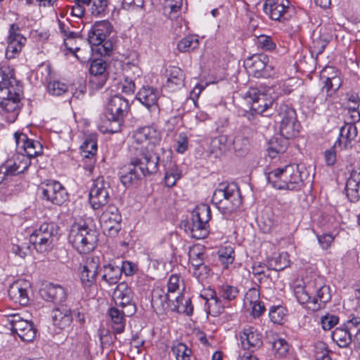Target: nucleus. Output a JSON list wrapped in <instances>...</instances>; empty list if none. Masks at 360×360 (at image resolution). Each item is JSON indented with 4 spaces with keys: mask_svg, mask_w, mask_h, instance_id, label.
<instances>
[{
    "mask_svg": "<svg viewBox=\"0 0 360 360\" xmlns=\"http://www.w3.org/2000/svg\"><path fill=\"white\" fill-rule=\"evenodd\" d=\"M211 218V210L207 205L202 204L193 211L191 235L195 239H203L209 233L207 223Z\"/></svg>",
    "mask_w": 360,
    "mask_h": 360,
    "instance_id": "6e6552de",
    "label": "nucleus"
},
{
    "mask_svg": "<svg viewBox=\"0 0 360 360\" xmlns=\"http://www.w3.org/2000/svg\"><path fill=\"white\" fill-rule=\"evenodd\" d=\"M31 285L25 279L14 281L8 290V294L11 300L20 305L25 306L29 303V291Z\"/></svg>",
    "mask_w": 360,
    "mask_h": 360,
    "instance_id": "aec40b11",
    "label": "nucleus"
},
{
    "mask_svg": "<svg viewBox=\"0 0 360 360\" xmlns=\"http://www.w3.org/2000/svg\"><path fill=\"white\" fill-rule=\"evenodd\" d=\"M97 232L85 224L75 223L68 235V241L80 254H87L94 250L97 242Z\"/></svg>",
    "mask_w": 360,
    "mask_h": 360,
    "instance_id": "39448f33",
    "label": "nucleus"
},
{
    "mask_svg": "<svg viewBox=\"0 0 360 360\" xmlns=\"http://www.w3.org/2000/svg\"><path fill=\"white\" fill-rule=\"evenodd\" d=\"M180 277L177 274H172L167 282V292L172 295H181L179 292Z\"/></svg>",
    "mask_w": 360,
    "mask_h": 360,
    "instance_id": "338daca9",
    "label": "nucleus"
},
{
    "mask_svg": "<svg viewBox=\"0 0 360 360\" xmlns=\"http://www.w3.org/2000/svg\"><path fill=\"white\" fill-rule=\"evenodd\" d=\"M58 227L53 223H43L30 236V242L39 252L51 250L58 239Z\"/></svg>",
    "mask_w": 360,
    "mask_h": 360,
    "instance_id": "0eeeda50",
    "label": "nucleus"
},
{
    "mask_svg": "<svg viewBox=\"0 0 360 360\" xmlns=\"http://www.w3.org/2000/svg\"><path fill=\"white\" fill-rule=\"evenodd\" d=\"M309 288H312V292H314L316 295L313 297L312 306H308V308L313 311H318L324 304L330 300V288L324 283L323 279L321 277L309 282Z\"/></svg>",
    "mask_w": 360,
    "mask_h": 360,
    "instance_id": "dca6fc26",
    "label": "nucleus"
},
{
    "mask_svg": "<svg viewBox=\"0 0 360 360\" xmlns=\"http://www.w3.org/2000/svg\"><path fill=\"white\" fill-rule=\"evenodd\" d=\"M330 40L328 35L321 34L319 36L314 34L312 45L311 46V53L319 56L323 53L327 44Z\"/></svg>",
    "mask_w": 360,
    "mask_h": 360,
    "instance_id": "de8ad7c7",
    "label": "nucleus"
},
{
    "mask_svg": "<svg viewBox=\"0 0 360 360\" xmlns=\"http://www.w3.org/2000/svg\"><path fill=\"white\" fill-rule=\"evenodd\" d=\"M199 44V37L195 34H190L178 42L177 49L182 53L189 52L198 49Z\"/></svg>",
    "mask_w": 360,
    "mask_h": 360,
    "instance_id": "a19ab883",
    "label": "nucleus"
},
{
    "mask_svg": "<svg viewBox=\"0 0 360 360\" xmlns=\"http://www.w3.org/2000/svg\"><path fill=\"white\" fill-rule=\"evenodd\" d=\"M53 324L60 329L70 326L72 321V311L66 305L56 307L52 312Z\"/></svg>",
    "mask_w": 360,
    "mask_h": 360,
    "instance_id": "c756f323",
    "label": "nucleus"
},
{
    "mask_svg": "<svg viewBox=\"0 0 360 360\" xmlns=\"http://www.w3.org/2000/svg\"><path fill=\"white\" fill-rule=\"evenodd\" d=\"M217 293L219 297L224 300L232 301L236 299L239 293V290L236 286L224 283L217 288Z\"/></svg>",
    "mask_w": 360,
    "mask_h": 360,
    "instance_id": "49530a36",
    "label": "nucleus"
},
{
    "mask_svg": "<svg viewBox=\"0 0 360 360\" xmlns=\"http://www.w3.org/2000/svg\"><path fill=\"white\" fill-rule=\"evenodd\" d=\"M255 44L258 48L264 51H273L276 47V43L273 41L272 38L264 34L257 37Z\"/></svg>",
    "mask_w": 360,
    "mask_h": 360,
    "instance_id": "5fc2aeb1",
    "label": "nucleus"
},
{
    "mask_svg": "<svg viewBox=\"0 0 360 360\" xmlns=\"http://www.w3.org/2000/svg\"><path fill=\"white\" fill-rule=\"evenodd\" d=\"M121 269L119 266H105L102 280L109 285L116 284L120 279Z\"/></svg>",
    "mask_w": 360,
    "mask_h": 360,
    "instance_id": "79ce46f5",
    "label": "nucleus"
},
{
    "mask_svg": "<svg viewBox=\"0 0 360 360\" xmlns=\"http://www.w3.org/2000/svg\"><path fill=\"white\" fill-rule=\"evenodd\" d=\"M288 146V139L274 137L269 142V146L266 149L267 155L271 159L276 158L278 155L286 151Z\"/></svg>",
    "mask_w": 360,
    "mask_h": 360,
    "instance_id": "72a5a7b5",
    "label": "nucleus"
},
{
    "mask_svg": "<svg viewBox=\"0 0 360 360\" xmlns=\"http://www.w3.org/2000/svg\"><path fill=\"white\" fill-rule=\"evenodd\" d=\"M160 140V132L152 127L135 131L129 146V164L120 175L124 186L136 184L143 176L157 172L160 160L155 147Z\"/></svg>",
    "mask_w": 360,
    "mask_h": 360,
    "instance_id": "f257e3e1",
    "label": "nucleus"
},
{
    "mask_svg": "<svg viewBox=\"0 0 360 360\" xmlns=\"http://www.w3.org/2000/svg\"><path fill=\"white\" fill-rule=\"evenodd\" d=\"M287 253L280 254L278 256L271 257L267 260L268 269L279 271L289 266L290 261Z\"/></svg>",
    "mask_w": 360,
    "mask_h": 360,
    "instance_id": "c03bdc74",
    "label": "nucleus"
},
{
    "mask_svg": "<svg viewBox=\"0 0 360 360\" xmlns=\"http://www.w3.org/2000/svg\"><path fill=\"white\" fill-rule=\"evenodd\" d=\"M200 297L205 300V308L208 314L216 317L223 312L224 306L216 291L207 289L204 294L200 295Z\"/></svg>",
    "mask_w": 360,
    "mask_h": 360,
    "instance_id": "bb28decb",
    "label": "nucleus"
},
{
    "mask_svg": "<svg viewBox=\"0 0 360 360\" xmlns=\"http://www.w3.org/2000/svg\"><path fill=\"white\" fill-rule=\"evenodd\" d=\"M300 129L301 125L297 118L279 125L281 135L285 139H290L298 136Z\"/></svg>",
    "mask_w": 360,
    "mask_h": 360,
    "instance_id": "f704fd0d",
    "label": "nucleus"
},
{
    "mask_svg": "<svg viewBox=\"0 0 360 360\" xmlns=\"http://www.w3.org/2000/svg\"><path fill=\"white\" fill-rule=\"evenodd\" d=\"M285 315V309L280 305L271 307L269 312L270 320L276 324H282Z\"/></svg>",
    "mask_w": 360,
    "mask_h": 360,
    "instance_id": "603ef678",
    "label": "nucleus"
},
{
    "mask_svg": "<svg viewBox=\"0 0 360 360\" xmlns=\"http://www.w3.org/2000/svg\"><path fill=\"white\" fill-rule=\"evenodd\" d=\"M26 40V38L19 32V27L15 24H11L6 50V57L9 59L15 58L21 51Z\"/></svg>",
    "mask_w": 360,
    "mask_h": 360,
    "instance_id": "5701e85b",
    "label": "nucleus"
},
{
    "mask_svg": "<svg viewBox=\"0 0 360 360\" xmlns=\"http://www.w3.org/2000/svg\"><path fill=\"white\" fill-rule=\"evenodd\" d=\"M212 201L225 217H229L240 207L242 198L236 184L221 183L214 191Z\"/></svg>",
    "mask_w": 360,
    "mask_h": 360,
    "instance_id": "20e7f679",
    "label": "nucleus"
},
{
    "mask_svg": "<svg viewBox=\"0 0 360 360\" xmlns=\"http://www.w3.org/2000/svg\"><path fill=\"white\" fill-rule=\"evenodd\" d=\"M160 94L157 89L150 86L142 87L136 94V99L149 111L158 110V100Z\"/></svg>",
    "mask_w": 360,
    "mask_h": 360,
    "instance_id": "a878e982",
    "label": "nucleus"
},
{
    "mask_svg": "<svg viewBox=\"0 0 360 360\" xmlns=\"http://www.w3.org/2000/svg\"><path fill=\"white\" fill-rule=\"evenodd\" d=\"M324 79L323 87L337 94L342 86V79L338 72L333 67L326 68L321 76Z\"/></svg>",
    "mask_w": 360,
    "mask_h": 360,
    "instance_id": "2f4dec72",
    "label": "nucleus"
},
{
    "mask_svg": "<svg viewBox=\"0 0 360 360\" xmlns=\"http://www.w3.org/2000/svg\"><path fill=\"white\" fill-rule=\"evenodd\" d=\"M233 146L234 150L238 153V155H243L248 151L250 141L247 137L243 135H238L233 141Z\"/></svg>",
    "mask_w": 360,
    "mask_h": 360,
    "instance_id": "864d4df0",
    "label": "nucleus"
},
{
    "mask_svg": "<svg viewBox=\"0 0 360 360\" xmlns=\"http://www.w3.org/2000/svg\"><path fill=\"white\" fill-rule=\"evenodd\" d=\"M30 164L29 158L24 154H16L1 164V167L8 179L23 173L28 169Z\"/></svg>",
    "mask_w": 360,
    "mask_h": 360,
    "instance_id": "6ab92c4d",
    "label": "nucleus"
},
{
    "mask_svg": "<svg viewBox=\"0 0 360 360\" xmlns=\"http://www.w3.org/2000/svg\"><path fill=\"white\" fill-rule=\"evenodd\" d=\"M81 42L83 44L85 43L81 37H78L77 34L73 32H69L68 37L64 39L65 47L73 53L75 51H78Z\"/></svg>",
    "mask_w": 360,
    "mask_h": 360,
    "instance_id": "8fccbe9b",
    "label": "nucleus"
},
{
    "mask_svg": "<svg viewBox=\"0 0 360 360\" xmlns=\"http://www.w3.org/2000/svg\"><path fill=\"white\" fill-rule=\"evenodd\" d=\"M82 47L79 46L78 51H75L74 55L81 62L86 63L89 61L92 56V46L89 43H84Z\"/></svg>",
    "mask_w": 360,
    "mask_h": 360,
    "instance_id": "13d9d810",
    "label": "nucleus"
},
{
    "mask_svg": "<svg viewBox=\"0 0 360 360\" xmlns=\"http://www.w3.org/2000/svg\"><path fill=\"white\" fill-rule=\"evenodd\" d=\"M193 274L200 282H202L212 275V271L208 266L202 264L193 269Z\"/></svg>",
    "mask_w": 360,
    "mask_h": 360,
    "instance_id": "0e129e2a",
    "label": "nucleus"
},
{
    "mask_svg": "<svg viewBox=\"0 0 360 360\" xmlns=\"http://www.w3.org/2000/svg\"><path fill=\"white\" fill-rule=\"evenodd\" d=\"M112 31V26L107 20H101L96 22L91 27L88 34V42L91 46H103L106 50H110L111 44L105 42L106 38L110 35Z\"/></svg>",
    "mask_w": 360,
    "mask_h": 360,
    "instance_id": "2eb2a0df",
    "label": "nucleus"
},
{
    "mask_svg": "<svg viewBox=\"0 0 360 360\" xmlns=\"http://www.w3.org/2000/svg\"><path fill=\"white\" fill-rule=\"evenodd\" d=\"M82 155L85 158H92L97 151V143L93 139H86L81 146Z\"/></svg>",
    "mask_w": 360,
    "mask_h": 360,
    "instance_id": "6e6d98bb",
    "label": "nucleus"
},
{
    "mask_svg": "<svg viewBox=\"0 0 360 360\" xmlns=\"http://www.w3.org/2000/svg\"><path fill=\"white\" fill-rule=\"evenodd\" d=\"M357 136V129L353 124H345L340 128L338 139L335 142V147L340 149L350 147L351 142Z\"/></svg>",
    "mask_w": 360,
    "mask_h": 360,
    "instance_id": "7c9ffc66",
    "label": "nucleus"
},
{
    "mask_svg": "<svg viewBox=\"0 0 360 360\" xmlns=\"http://www.w3.org/2000/svg\"><path fill=\"white\" fill-rule=\"evenodd\" d=\"M110 183L103 176L94 179L89 194V202L94 210L102 209L107 205L110 195Z\"/></svg>",
    "mask_w": 360,
    "mask_h": 360,
    "instance_id": "9d476101",
    "label": "nucleus"
},
{
    "mask_svg": "<svg viewBox=\"0 0 360 360\" xmlns=\"http://www.w3.org/2000/svg\"><path fill=\"white\" fill-rule=\"evenodd\" d=\"M183 0H165V11L168 13L172 19L176 17V13L181 9Z\"/></svg>",
    "mask_w": 360,
    "mask_h": 360,
    "instance_id": "e2e57ef3",
    "label": "nucleus"
},
{
    "mask_svg": "<svg viewBox=\"0 0 360 360\" xmlns=\"http://www.w3.org/2000/svg\"><path fill=\"white\" fill-rule=\"evenodd\" d=\"M183 300L184 297H182L181 300H180L179 302H175L174 304H172V311H177L179 313L186 314L187 315H191L193 313V308L191 300H186L184 303H183Z\"/></svg>",
    "mask_w": 360,
    "mask_h": 360,
    "instance_id": "052dcab7",
    "label": "nucleus"
},
{
    "mask_svg": "<svg viewBox=\"0 0 360 360\" xmlns=\"http://www.w3.org/2000/svg\"><path fill=\"white\" fill-rule=\"evenodd\" d=\"M11 330L23 341L31 342L36 337L37 330L33 323L22 319L19 314H13L8 316Z\"/></svg>",
    "mask_w": 360,
    "mask_h": 360,
    "instance_id": "ddd939ff",
    "label": "nucleus"
},
{
    "mask_svg": "<svg viewBox=\"0 0 360 360\" xmlns=\"http://www.w3.org/2000/svg\"><path fill=\"white\" fill-rule=\"evenodd\" d=\"M106 63L102 59L94 60L89 68V86L91 89L102 88L107 81Z\"/></svg>",
    "mask_w": 360,
    "mask_h": 360,
    "instance_id": "4be33fe9",
    "label": "nucleus"
},
{
    "mask_svg": "<svg viewBox=\"0 0 360 360\" xmlns=\"http://www.w3.org/2000/svg\"><path fill=\"white\" fill-rule=\"evenodd\" d=\"M165 184L169 188L173 187L181 177V171L172 162H170L168 166L165 165Z\"/></svg>",
    "mask_w": 360,
    "mask_h": 360,
    "instance_id": "c9c22d12",
    "label": "nucleus"
},
{
    "mask_svg": "<svg viewBox=\"0 0 360 360\" xmlns=\"http://www.w3.org/2000/svg\"><path fill=\"white\" fill-rule=\"evenodd\" d=\"M245 97L249 99L251 110L259 115H263L267 112L274 104L271 89H259L256 87H251L246 92Z\"/></svg>",
    "mask_w": 360,
    "mask_h": 360,
    "instance_id": "1a4fd4ad",
    "label": "nucleus"
},
{
    "mask_svg": "<svg viewBox=\"0 0 360 360\" xmlns=\"http://www.w3.org/2000/svg\"><path fill=\"white\" fill-rule=\"evenodd\" d=\"M268 183L275 189L300 191L304 186L302 172L297 165L278 167L266 173Z\"/></svg>",
    "mask_w": 360,
    "mask_h": 360,
    "instance_id": "7ed1b4c3",
    "label": "nucleus"
},
{
    "mask_svg": "<svg viewBox=\"0 0 360 360\" xmlns=\"http://www.w3.org/2000/svg\"><path fill=\"white\" fill-rule=\"evenodd\" d=\"M297 118L296 111L290 105L286 103H281L279 105L277 109V119L279 122V125Z\"/></svg>",
    "mask_w": 360,
    "mask_h": 360,
    "instance_id": "58836bf2",
    "label": "nucleus"
},
{
    "mask_svg": "<svg viewBox=\"0 0 360 360\" xmlns=\"http://www.w3.org/2000/svg\"><path fill=\"white\" fill-rule=\"evenodd\" d=\"M182 300V295H172L165 292L162 288H157L153 290L151 296V304L155 311H165L169 309L172 311V304Z\"/></svg>",
    "mask_w": 360,
    "mask_h": 360,
    "instance_id": "a211bd4d",
    "label": "nucleus"
},
{
    "mask_svg": "<svg viewBox=\"0 0 360 360\" xmlns=\"http://www.w3.org/2000/svg\"><path fill=\"white\" fill-rule=\"evenodd\" d=\"M172 352L176 360L180 358L182 360L189 358L192 353L191 349L182 342L174 343L172 347Z\"/></svg>",
    "mask_w": 360,
    "mask_h": 360,
    "instance_id": "3c124183",
    "label": "nucleus"
},
{
    "mask_svg": "<svg viewBox=\"0 0 360 360\" xmlns=\"http://www.w3.org/2000/svg\"><path fill=\"white\" fill-rule=\"evenodd\" d=\"M290 4L288 0H266L263 11L272 20L283 22L290 17Z\"/></svg>",
    "mask_w": 360,
    "mask_h": 360,
    "instance_id": "f3484780",
    "label": "nucleus"
},
{
    "mask_svg": "<svg viewBox=\"0 0 360 360\" xmlns=\"http://www.w3.org/2000/svg\"><path fill=\"white\" fill-rule=\"evenodd\" d=\"M314 353L315 360H325L326 358L331 359L329 356L330 352L328 349L326 343L323 342H318L315 344Z\"/></svg>",
    "mask_w": 360,
    "mask_h": 360,
    "instance_id": "680f3d73",
    "label": "nucleus"
},
{
    "mask_svg": "<svg viewBox=\"0 0 360 360\" xmlns=\"http://www.w3.org/2000/svg\"><path fill=\"white\" fill-rule=\"evenodd\" d=\"M14 137L18 148L23 149L24 155L30 160L42 153V146L39 141L29 139L23 133L15 132Z\"/></svg>",
    "mask_w": 360,
    "mask_h": 360,
    "instance_id": "b1692460",
    "label": "nucleus"
},
{
    "mask_svg": "<svg viewBox=\"0 0 360 360\" xmlns=\"http://www.w3.org/2000/svg\"><path fill=\"white\" fill-rule=\"evenodd\" d=\"M346 194L352 202L360 198V167L355 168L351 172L346 182Z\"/></svg>",
    "mask_w": 360,
    "mask_h": 360,
    "instance_id": "cd10ccee",
    "label": "nucleus"
},
{
    "mask_svg": "<svg viewBox=\"0 0 360 360\" xmlns=\"http://www.w3.org/2000/svg\"><path fill=\"white\" fill-rule=\"evenodd\" d=\"M312 288H309V283L305 285H297L294 289V294L297 302L302 305L312 306L313 297L310 295Z\"/></svg>",
    "mask_w": 360,
    "mask_h": 360,
    "instance_id": "e433bc0d",
    "label": "nucleus"
},
{
    "mask_svg": "<svg viewBox=\"0 0 360 360\" xmlns=\"http://www.w3.org/2000/svg\"><path fill=\"white\" fill-rule=\"evenodd\" d=\"M259 289L256 287L251 288L245 295L244 304L245 307H248L250 304H255L259 301Z\"/></svg>",
    "mask_w": 360,
    "mask_h": 360,
    "instance_id": "774afa93",
    "label": "nucleus"
},
{
    "mask_svg": "<svg viewBox=\"0 0 360 360\" xmlns=\"http://www.w3.org/2000/svg\"><path fill=\"white\" fill-rule=\"evenodd\" d=\"M272 349L275 358L283 359L285 358L288 353L289 345L284 339L278 338L273 341Z\"/></svg>",
    "mask_w": 360,
    "mask_h": 360,
    "instance_id": "09e8293b",
    "label": "nucleus"
},
{
    "mask_svg": "<svg viewBox=\"0 0 360 360\" xmlns=\"http://www.w3.org/2000/svg\"><path fill=\"white\" fill-rule=\"evenodd\" d=\"M352 335L347 328H337L332 333V339L339 347H345L352 342Z\"/></svg>",
    "mask_w": 360,
    "mask_h": 360,
    "instance_id": "4c0bfd02",
    "label": "nucleus"
},
{
    "mask_svg": "<svg viewBox=\"0 0 360 360\" xmlns=\"http://www.w3.org/2000/svg\"><path fill=\"white\" fill-rule=\"evenodd\" d=\"M129 110L128 101L124 97L115 95L109 99L106 106V118L110 126L103 132L115 133L120 129L121 122Z\"/></svg>",
    "mask_w": 360,
    "mask_h": 360,
    "instance_id": "423d86ee",
    "label": "nucleus"
},
{
    "mask_svg": "<svg viewBox=\"0 0 360 360\" xmlns=\"http://www.w3.org/2000/svg\"><path fill=\"white\" fill-rule=\"evenodd\" d=\"M184 76L182 70L176 66L170 67L168 73L167 86L180 87L184 85Z\"/></svg>",
    "mask_w": 360,
    "mask_h": 360,
    "instance_id": "37998d69",
    "label": "nucleus"
},
{
    "mask_svg": "<svg viewBox=\"0 0 360 360\" xmlns=\"http://www.w3.org/2000/svg\"><path fill=\"white\" fill-rule=\"evenodd\" d=\"M240 339L242 347L245 351L243 358L246 360H258L253 353L263 345L262 334L255 328L249 326L243 329Z\"/></svg>",
    "mask_w": 360,
    "mask_h": 360,
    "instance_id": "9b49d317",
    "label": "nucleus"
},
{
    "mask_svg": "<svg viewBox=\"0 0 360 360\" xmlns=\"http://www.w3.org/2000/svg\"><path fill=\"white\" fill-rule=\"evenodd\" d=\"M22 88L14 77V70L8 66L0 68V115L13 122L19 114V103Z\"/></svg>",
    "mask_w": 360,
    "mask_h": 360,
    "instance_id": "f03ea898",
    "label": "nucleus"
},
{
    "mask_svg": "<svg viewBox=\"0 0 360 360\" xmlns=\"http://www.w3.org/2000/svg\"><path fill=\"white\" fill-rule=\"evenodd\" d=\"M269 58L265 54H255L244 61V66L248 72L255 77H266ZM271 68V67L269 66Z\"/></svg>",
    "mask_w": 360,
    "mask_h": 360,
    "instance_id": "412c9836",
    "label": "nucleus"
},
{
    "mask_svg": "<svg viewBox=\"0 0 360 360\" xmlns=\"http://www.w3.org/2000/svg\"><path fill=\"white\" fill-rule=\"evenodd\" d=\"M219 258L220 262L224 264L226 267L234 261V250L231 246H226L219 250Z\"/></svg>",
    "mask_w": 360,
    "mask_h": 360,
    "instance_id": "4d7b16f0",
    "label": "nucleus"
},
{
    "mask_svg": "<svg viewBox=\"0 0 360 360\" xmlns=\"http://www.w3.org/2000/svg\"><path fill=\"white\" fill-rule=\"evenodd\" d=\"M41 297L49 302H63L65 300V290L59 285L49 283L40 290Z\"/></svg>",
    "mask_w": 360,
    "mask_h": 360,
    "instance_id": "c85d7f7f",
    "label": "nucleus"
},
{
    "mask_svg": "<svg viewBox=\"0 0 360 360\" xmlns=\"http://www.w3.org/2000/svg\"><path fill=\"white\" fill-rule=\"evenodd\" d=\"M122 217L117 207L113 205H108L105 211L102 213L100 217V222L105 224L107 226L108 222H112L116 224V222H120Z\"/></svg>",
    "mask_w": 360,
    "mask_h": 360,
    "instance_id": "ea45409f",
    "label": "nucleus"
},
{
    "mask_svg": "<svg viewBox=\"0 0 360 360\" xmlns=\"http://www.w3.org/2000/svg\"><path fill=\"white\" fill-rule=\"evenodd\" d=\"M228 138L221 135L214 138L210 143L211 152L215 155L224 154L229 148Z\"/></svg>",
    "mask_w": 360,
    "mask_h": 360,
    "instance_id": "a18cd8bd",
    "label": "nucleus"
},
{
    "mask_svg": "<svg viewBox=\"0 0 360 360\" xmlns=\"http://www.w3.org/2000/svg\"><path fill=\"white\" fill-rule=\"evenodd\" d=\"M336 94V93L330 91V89L322 86L319 94L315 97L314 101L320 104H330L333 102Z\"/></svg>",
    "mask_w": 360,
    "mask_h": 360,
    "instance_id": "bf43d9fd",
    "label": "nucleus"
},
{
    "mask_svg": "<svg viewBox=\"0 0 360 360\" xmlns=\"http://www.w3.org/2000/svg\"><path fill=\"white\" fill-rule=\"evenodd\" d=\"M99 264L98 257H86L80 272V280L83 285L89 287L96 282Z\"/></svg>",
    "mask_w": 360,
    "mask_h": 360,
    "instance_id": "393cba45",
    "label": "nucleus"
},
{
    "mask_svg": "<svg viewBox=\"0 0 360 360\" xmlns=\"http://www.w3.org/2000/svg\"><path fill=\"white\" fill-rule=\"evenodd\" d=\"M48 92L53 96H60L67 91V86L58 81L50 82L47 86Z\"/></svg>",
    "mask_w": 360,
    "mask_h": 360,
    "instance_id": "69168bd1",
    "label": "nucleus"
},
{
    "mask_svg": "<svg viewBox=\"0 0 360 360\" xmlns=\"http://www.w3.org/2000/svg\"><path fill=\"white\" fill-rule=\"evenodd\" d=\"M126 308L119 309L116 307H111L108 311L109 316L112 321V326L115 333L123 332L125 326Z\"/></svg>",
    "mask_w": 360,
    "mask_h": 360,
    "instance_id": "473e14b6",
    "label": "nucleus"
},
{
    "mask_svg": "<svg viewBox=\"0 0 360 360\" xmlns=\"http://www.w3.org/2000/svg\"><path fill=\"white\" fill-rule=\"evenodd\" d=\"M112 299L117 306L126 308L127 316H132L136 312V304L132 300L133 292L126 283H120L117 285L112 293Z\"/></svg>",
    "mask_w": 360,
    "mask_h": 360,
    "instance_id": "4468645a",
    "label": "nucleus"
},
{
    "mask_svg": "<svg viewBox=\"0 0 360 360\" xmlns=\"http://www.w3.org/2000/svg\"><path fill=\"white\" fill-rule=\"evenodd\" d=\"M41 198L52 204L60 205L68 198V193L58 181L49 180L42 183L39 188Z\"/></svg>",
    "mask_w": 360,
    "mask_h": 360,
    "instance_id": "f8f14e48",
    "label": "nucleus"
}]
</instances>
